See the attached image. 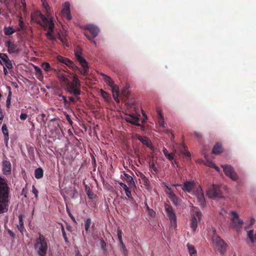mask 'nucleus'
Masks as SVG:
<instances>
[{"label": "nucleus", "instance_id": "nucleus-38", "mask_svg": "<svg viewBox=\"0 0 256 256\" xmlns=\"http://www.w3.org/2000/svg\"><path fill=\"white\" fill-rule=\"evenodd\" d=\"M162 152L166 157L170 160L171 161L174 160V156L172 154H170L166 148H163Z\"/></svg>", "mask_w": 256, "mask_h": 256}, {"label": "nucleus", "instance_id": "nucleus-20", "mask_svg": "<svg viewBox=\"0 0 256 256\" xmlns=\"http://www.w3.org/2000/svg\"><path fill=\"white\" fill-rule=\"evenodd\" d=\"M196 197L198 202L200 203V204L202 206H204L206 204V200L204 196V194L202 192V190H197L196 192Z\"/></svg>", "mask_w": 256, "mask_h": 256}, {"label": "nucleus", "instance_id": "nucleus-45", "mask_svg": "<svg viewBox=\"0 0 256 256\" xmlns=\"http://www.w3.org/2000/svg\"><path fill=\"white\" fill-rule=\"evenodd\" d=\"M42 67L46 72H49L52 69L50 64L47 62H43Z\"/></svg>", "mask_w": 256, "mask_h": 256}, {"label": "nucleus", "instance_id": "nucleus-12", "mask_svg": "<svg viewBox=\"0 0 256 256\" xmlns=\"http://www.w3.org/2000/svg\"><path fill=\"white\" fill-rule=\"evenodd\" d=\"M230 215L232 216V221L234 224V226L236 228H241L242 226L244 223L242 220L239 218L238 214L235 212H231Z\"/></svg>", "mask_w": 256, "mask_h": 256}, {"label": "nucleus", "instance_id": "nucleus-24", "mask_svg": "<svg viewBox=\"0 0 256 256\" xmlns=\"http://www.w3.org/2000/svg\"><path fill=\"white\" fill-rule=\"evenodd\" d=\"M123 179L125 180L130 186H136L133 178L127 174H124Z\"/></svg>", "mask_w": 256, "mask_h": 256}, {"label": "nucleus", "instance_id": "nucleus-51", "mask_svg": "<svg viewBox=\"0 0 256 256\" xmlns=\"http://www.w3.org/2000/svg\"><path fill=\"white\" fill-rule=\"evenodd\" d=\"M204 157L206 159V164L208 166L213 168V166H214V164L212 162V161L207 160L206 156H204Z\"/></svg>", "mask_w": 256, "mask_h": 256}, {"label": "nucleus", "instance_id": "nucleus-57", "mask_svg": "<svg viewBox=\"0 0 256 256\" xmlns=\"http://www.w3.org/2000/svg\"><path fill=\"white\" fill-rule=\"evenodd\" d=\"M122 94L126 98H128L130 95L129 92L127 90L126 88L123 90Z\"/></svg>", "mask_w": 256, "mask_h": 256}, {"label": "nucleus", "instance_id": "nucleus-17", "mask_svg": "<svg viewBox=\"0 0 256 256\" xmlns=\"http://www.w3.org/2000/svg\"><path fill=\"white\" fill-rule=\"evenodd\" d=\"M85 30H88L91 34L92 36V38L96 37L100 32L99 28L94 25V24H88L84 26Z\"/></svg>", "mask_w": 256, "mask_h": 256}, {"label": "nucleus", "instance_id": "nucleus-54", "mask_svg": "<svg viewBox=\"0 0 256 256\" xmlns=\"http://www.w3.org/2000/svg\"><path fill=\"white\" fill-rule=\"evenodd\" d=\"M65 116H66V120L68 121V123L70 124L71 126L72 125V120H71L70 118V116L68 114H65Z\"/></svg>", "mask_w": 256, "mask_h": 256}, {"label": "nucleus", "instance_id": "nucleus-61", "mask_svg": "<svg viewBox=\"0 0 256 256\" xmlns=\"http://www.w3.org/2000/svg\"><path fill=\"white\" fill-rule=\"evenodd\" d=\"M120 185L124 190L128 188L127 186L124 183L120 182Z\"/></svg>", "mask_w": 256, "mask_h": 256}, {"label": "nucleus", "instance_id": "nucleus-35", "mask_svg": "<svg viewBox=\"0 0 256 256\" xmlns=\"http://www.w3.org/2000/svg\"><path fill=\"white\" fill-rule=\"evenodd\" d=\"M180 152L182 154L186 157H190V154L184 145L180 146Z\"/></svg>", "mask_w": 256, "mask_h": 256}, {"label": "nucleus", "instance_id": "nucleus-22", "mask_svg": "<svg viewBox=\"0 0 256 256\" xmlns=\"http://www.w3.org/2000/svg\"><path fill=\"white\" fill-rule=\"evenodd\" d=\"M156 111L158 116V123L160 126L162 128H165V122L164 120V116L162 114V109L160 108H157Z\"/></svg>", "mask_w": 256, "mask_h": 256}, {"label": "nucleus", "instance_id": "nucleus-31", "mask_svg": "<svg viewBox=\"0 0 256 256\" xmlns=\"http://www.w3.org/2000/svg\"><path fill=\"white\" fill-rule=\"evenodd\" d=\"M164 185L166 188L164 190V192L168 194V198H170L172 196L174 195L175 194L174 191L172 190V188L168 186L166 183H164Z\"/></svg>", "mask_w": 256, "mask_h": 256}, {"label": "nucleus", "instance_id": "nucleus-39", "mask_svg": "<svg viewBox=\"0 0 256 256\" xmlns=\"http://www.w3.org/2000/svg\"><path fill=\"white\" fill-rule=\"evenodd\" d=\"M59 97L62 98L61 100L64 101V104L66 108H69L70 106V102L68 101L66 96L62 94H60Z\"/></svg>", "mask_w": 256, "mask_h": 256}, {"label": "nucleus", "instance_id": "nucleus-34", "mask_svg": "<svg viewBox=\"0 0 256 256\" xmlns=\"http://www.w3.org/2000/svg\"><path fill=\"white\" fill-rule=\"evenodd\" d=\"M103 78L105 81V82L110 86H113V85H114V80L111 78L110 77L107 76L104 74H102Z\"/></svg>", "mask_w": 256, "mask_h": 256}, {"label": "nucleus", "instance_id": "nucleus-52", "mask_svg": "<svg viewBox=\"0 0 256 256\" xmlns=\"http://www.w3.org/2000/svg\"><path fill=\"white\" fill-rule=\"evenodd\" d=\"M117 235L118 238L119 242L122 240V231L120 228H118L117 230Z\"/></svg>", "mask_w": 256, "mask_h": 256}, {"label": "nucleus", "instance_id": "nucleus-33", "mask_svg": "<svg viewBox=\"0 0 256 256\" xmlns=\"http://www.w3.org/2000/svg\"><path fill=\"white\" fill-rule=\"evenodd\" d=\"M92 224V220L90 218H88L84 222V229L86 234H87L90 232V228Z\"/></svg>", "mask_w": 256, "mask_h": 256}, {"label": "nucleus", "instance_id": "nucleus-5", "mask_svg": "<svg viewBox=\"0 0 256 256\" xmlns=\"http://www.w3.org/2000/svg\"><path fill=\"white\" fill-rule=\"evenodd\" d=\"M36 250H38V254L40 256H45L47 252L48 244L42 235L40 234L36 240L34 246Z\"/></svg>", "mask_w": 256, "mask_h": 256}, {"label": "nucleus", "instance_id": "nucleus-43", "mask_svg": "<svg viewBox=\"0 0 256 256\" xmlns=\"http://www.w3.org/2000/svg\"><path fill=\"white\" fill-rule=\"evenodd\" d=\"M80 95L68 97V101L70 102V105L71 103H76L77 101H79L80 98L78 96Z\"/></svg>", "mask_w": 256, "mask_h": 256}, {"label": "nucleus", "instance_id": "nucleus-53", "mask_svg": "<svg viewBox=\"0 0 256 256\" xmlns=\"http://www.w3.org/2000/svg\"><path fill=\"white\" fill-rule=\"evenodd\" d=\"M32 192L34 194L35 197L36 198H38V192L34 185H33L32 186Z\"/></svg>", "mask_w": 256, "mask_h": 256}, {"label": "nucleus", "instance_id": "nucleus-41", "mask_svg": "<svg viewBox=\"0 0 256 256\" xmlns=\"http://www.w3.org/2000/svg\"><path fill=\"white\" fill-rule=\"evenodd\" d=\"M100 246L101 247V248L102 249L104 253H106L107 251L106 250V242H104V240L101 238L100 240Z\"/></svg>", "mask_w": 256, "mask_h": 256}, {"label": "nucleus", "instance_id": "nucleus-60", "mask_svg": "<svg viewBox=\"0 0 256 256\" xmlns=\"http://www.w3.org/2000/svg\"><path fill=\"white\" fill-rule=\"evenodd\" d=\"M194 135L198 138H202V134L199 132H194Z\"/></svg>", "mask_w": 256, "mask_h": 256}, {"label": "nucleus", "instance_id": "nucleus-3", "mask_svg": "<svg viewBox=\"0 0 256 256\" xmlns=\"http://www.w3.org/2000/svg\"><path fill=\"white\" fill-rule=\"evenodd\" d=\"M40 18L42 20V26H44V28H48V31L46 34V36L48 39L52 40H55L56 38L54 35V24L53 20L51 18L48 19L42 14H40Z\"/></svg>", "mask_w": 256, "mask_h": 256}, {"label": "nucleus", "instance_id": "nucleus-58", "mask_svg": "<svg viewBox=\"0 0 256 256\" xmlns=\"http://www.w3.org/2000/svg\"><path fill=\"white\" fill-rule=\"evenodd\" d=\"M125 193H126V196L128 198H131V196H132L131 191L129 190V188L128 189H126L125 190Z\"/></svg>", "mask_w": 256, "mask_h": 256}, {"label": "nucleus", "instance_id": "nucleus-63", "mask_svg": "<svg viewBox=\"0 0 256 256\" xmlns=\"http://www.w3.org/2000/svg\"><path fill=\"white\" fill-rule=\"evenodd\" d=\"M149 213L152 216H154L156 214L155 212L153 210H150Z\"/></svg>", "mask_w": 256, "mask_h": 256}, {"label": "nucleus", "instance_id": "nucleus-6", "mask_svg": "<svg viewBox=\"0 0 256 256\" xmlns=\"http://www.w3.org/2000/svg\"><path fill=\"white\" fill-rule=\"evenodd\" d=\"M212 243L214 248L220 254H224L226 250V244L217 234H214L212 238Z\"/></svg>", "mask_w": 256, "mask_h": 256}, {"label": "nucleus", "instance_id": "nucleus-18", "mask_svg": "<svg viewBox=\"0 0 256 256\" xmlns=\"http://www.w3.org/2000/svg\"><path fill=\"white\" fill-rule=\"evenodd\" d=\"M0 2L5 4L8 13L14 14L12 8L13 6H16V0H0Z\"/></svg>", "mask_w": 256, "mask_h": 256}, {"label": "nucleus", "instance_id": "nucleus-59", "mask_svg": "<svg viewBox=\"0 0 256 256\" xmlns=\"http://www.w3.org/2000/svg\"><path fill=\"white\" fill-rule=\"evenodd\" d=\"M21 194L24 195L25 198L27 197V190H26V188H22Z\"/></svg>", "mask_w": 256, "mask_h": 256}, {"label": "nucleus", "instance_id": "nucleus-46", "mask_svg": "<svg viewBox=\"0 0 256 256\" xmlns=\"http://www.w3.org/2000/svg\"><path fill=\"white\" fill-rule=\"evenodd\" d=\"M18 25H19V26L20 28H18L16 29L17 31H20V30L24 29V23L23 22V20H22V18H20L19 20Z\"/></svg>", "mask_w": 256, "mask_h": 256}, {"label": "nucleus", "instance_id": "nucleus-16", "mask_svg": "<svg viewBox=\"0 0 256 256\" xmlns=\"http://www.w3.org/2000/svg\"><path fill=\"white\" fill-rule=\"evenodd\" d=\"M6 46L8 48V52L10 54L16 53L19 51L17 45L10 40L6 42Z\"/></svg>", "mask_w": 256, "mask_h": 256}, {"label": "nucleus", "instance_id": "nucleus-29", "mask_svg": "<svg viewBox=\"0 0 256 256\" xmlns=\"http://www.w3.org/2000/svg\"><path fill=\"white\" fill-rule=\"evenodd\" d=\"M34 70L36 72V76L40 80H42L44 78V76L41 69L38 66H34Z\"/></svg>", "mask_w": 256, "mask_h": 256}, {"label": "nucleus", "instance_id": "nucleus-42", "mask_svg": "<svg viewBox=\"0 0 256 256\" xmlns=\"http://www.w3.org/2000/svg\"><path fill=\"white\" fill-rule=\"evenodd\" d=\"M86 192L88 198L90 200L94 199L96 196V195L90 190V188H86Z\"/></svg>", "mask_w": 256, "mask_h": 256}, {"label": "nucleus", "instance_id": "nucleus-15", "mask_svg": "<svg viewBox=\"0 0 256 256\" xmlns=\"http://www.w3.org/2000/svg\"><path fill=\"white\" fill-rule=\"evenodd\" d=\"M2 171L4 175H8L11 173L12 164L10 161L4 160L2 162Z\"/></svg>", "mask_w": 256, "mask_h": 256}, {"label": "nucleus", "instance_id": "nucleus-2", "mask_svg": "<svg viewBox=\"0 0 256 256\" xmlns=\"http://www.w3.org/2000/svg\"><path fill=\"white\" fill-rule=\"evenodd\" d=\"M10 188L7 180L0 176V214L8 210Z\"/></svg>", "mask_w": 256, "mask_h": 256}, {"label": "nucleus", "instance_id": "nucleus-47", "mask_svg": "<svg viewBox=\"0 0 256 256\" xmlns=\"http://www.w3.org/2000/svg\"><path fill=\"white\" fill-rule=\"evenodd\" d=\"M42 3L43 7L46 9V11L48 12L49 8V5L47 0H41Z\"/></svg>", "mask_w": 256, "mask_h": 256}, {"label": "nucleus", "instance_id": "nucleus-36", "mask_svg": "<svg viewBox=\"0 0 256 256\" xmlns=\"http://www.w3.org/2000/svg\"><path fill=\"white\" fill-rule=\"evenodd\" d=\"M16 30H15L11 26L8 27H4V34L6 36L14 34Z\"/></svg>", "mask_w": 256, "mask_h": 256}, {"label": "nucleus", "instance_id": "nucleus-13", "mask_svg": "<svg viewBox=\"0 0 256 256\" xmlns=\"http://www.w3.org/2000/svg\"><path fill=\"white\" fill-rule=\"evenodd\" d=\"M56 59L59 62L65 64L74 70H77V68H78V67L75 65L74 62L66 58L59 55L56 56Z\"/></svg>", "mask_w": 256, "mask_h": 256}, {"label": "nucleus", "instance_id": "nucleus-7", "mask_svg": "<svg viewBox=\"0 0 256 256\" xmlns=\"http://www.w3.org/2000/svg\"><path fill=\"white\" fill-rule=\"evenodd\" d=\"M164 208L171 226L176 227V212L172 206L170 204H164Z\"/></svg>", "mask_w": 256, "mask_h": 256}, {"label": "nucleus", "instance_id": "nucleus-9", "mask_svg": "<svg viewBox=\"0 0 256 256\" xmlns=\"http://www.w3.org/2000/svg\"><path fill=\"white\" fill-rule=\"evenodd\" d=\"M207 195L208 198H215L222 197V194L220 190V186L213 184L207 191Z\"/></svg>", "mask_w": 256, "mask_h": 256}, {"label": "nucleus", "instance_id": "nucleus-30", "mask_svg": "<svg viewBox=\"0 0 256 256\" xmlns=\"http://www.w3.org/2000/svg\"><path fill=\"white\" fill-rule=\"evenodd\" d=\"M44 176V170L42 168H36L34 170V176L36 179H40Z\"/></svg>", "mask_w": 256, "mask_h": 256}, {"label": "nucleus", "instance_id": "nucleus-11", "mask_svg": "<svg viewBox=\"0 0 256 256\" xmlns=\"http://www.w3.org/2000/svg\"><path fill=\"white\" fill-rule=\"evenodd\" d=\"M0 64L8 69H12L13 66L12 61L9 59L8 55L4 53H0Z\"/></svg>", "mask_w": 256, "mask_h": 256}, {"label": "nucleus", "instance_id": "nucleus-50", "mask_svg": "<svg viewBox=\"0 0 256 256\" xmlns=\"http://www.w3.org/2000/svg\"><path fill=\"white\" fill-rule=\"evenodd\" d=\"M11 96H12V92L10 90L8 92V95L7 98V100H6V102L7 107H8L9 105L10 104Z\"/></svg>", "mask_w": 256, "mask_h": 256}, {"label": "nucleus", "instance_id": "nucleus-56", "mask_svg": "<svg viewBox=\"0 0 256 256\" xmlns=\"http://www.w3.org/2000/svg\"><path fill=\"white\" fill-rule=\"evenodd\" d=\"M28 117V114L25 113H21L20 114V119L22 120H25Z\"/></svg>", "mask_w": 256, "mask_h": 256}, {"label": "nucleus", "instance_id": "nucleus-1", "mask_svg": "<svg viewBox=\"0 0 256 256\" xmlns=\"http://www.w3.org/2000/svg\"><path fill=\"white\" fill-rule=\"evenodd\" d=\"M57 76L60 82L65 86V90L74 96L80 95L81 84L76 74H72V81H70L62 72H59Z\"/></svg>", "mask_w": 256, "mask_h": 256}, {"label": "nucleus", "instance_id": "nucleus-10", "mask_svg": "<svg viewBox=\"0 0 256 256\" xmlns=\"http://www.w3.org/2000/svg\"><path fill=\"white\" fill-rule=\"evenodd\" d=\"M201 216V212L198 210H195L191 214L190 228L193 232L196 231L198 226V220L200 221Z\"/></svg>", "mask_w": 256, "mask_h": 256}, {"label": "nucleus", "instance_id": "nucleus-8", "mask_svg": "<svg viewBox=\"0 0 256 256\" xmlns=\"http://www.w3.org/2000/svg\"><path fill=\"white\" fill-rule=\"evenodd\" d=\"M222 167L224 174L232 180L236 181L238 178V176L234 168L230 165H222Z\"/></svg>", "mask_w": 256, "mask_h": 256}, {"label": "nucleus", "instance_id": "nucleus-26", "mask_svg": "<svg viewBox=\"0 0 256 256\" xmlns=\"http://www.w3.org/2000/svg\"><path fill=\"white\" fill-rule=\"evenodd\" d=\"M223 151L222 144L218 142L216 144L212 149V153L215 154H219Z\"/></svg>", "mask_w": 256, "mask_h": 256}, {"label": "nucleus", "instance_id": "nucleus-14", "mask_svg": "<svg viewBox=\"0 0 256 256\" xmlns=\"http://www.w3.org/2000/svg\"><path fill=\"white\" fill-rule=\"evenodd\" d=\"M62 14L68 20L72 19V16L70 12V4L69 2H66L62 4Z\"/></svg>", "mask_w": 256, "mask_h": 256}, {"label": "nucleus", "instance_id": "nucleus-25", "mask_svg": "<svg viewBox=\"0 0 256 256\" xmlns=\"http://www.w3.org/2000/svg\"><path fill=\"white\" fill-rule=\"evenodd\" d=\"M66 193L71 198H73L75 197L77 192L75 187H70L65 190Z\"/></svg>", "mask_w": 256, "mask_h": 256}, {"label": "nucleus", "instance_id": "nucleus-23", "mask_svg": "<svg viewBox=\"0 0 256 256\" xmlns=\"http://www.w3.org/2000/svg\"><path fill=\"white\" fill-rule=\"evenodd\" d=\"M112 88V96L114 100L117 102H119V99L118 98L119 96V88L116 85H113V86L110 87Z\"/></svg>", "mask_w": 256, "mask_h": 256}, {"label": "nucleus", "instance_id": "nucleus-49", "mask_svg": "<svg viewBox=\"0 0 256 256\" xmlns=\"http://www.w3.org/2000/svg\"><path fill=\"white\" fill-rule=\"evenodd\" d=\"M84 36L87 38H88V40H90L92 42H93V44H94L95 46H96V42L94 40H93V38H92V36H90V35H89L87 32H86L84 33Z\"/></svg>", "mask_w": 256, "mask_h": 256}, {"label": "nucleus", "instance_id": "nucleus-40", "mask_svg": "<svg viewBox=\"0 0 256 256\" xmlns=\"http://www.w3.org/2000/svg\"><path fill=\"white\" fill-rule=\"evenodd\" d=\"M18 221L19 224L18 226V228L21 232H22L23 229L24 228V226L22 220V215H20L18 216Z\"/></svg>", "mask_w": 256, "mask_h": 256}, {"label": "nucleus", "instance_id": "nucleus-37", "mask_svg": "<svg viewBox=\"0 0 256 256\" xmlns=\"http://www.w3.org/2000/svg\"><path fill=\"white\" fill-rule=\"evenodd\" d=\"M2 132L4 136V140L8 141L9 136H8V132L7 128V126L6 124H4L2 128Z\"/></svg>", "mask_w": 256, "mask_h": 256}, {"label": "nucleus", "instance_id": "nucleus-44", "mask_svg": "<svg viewBox=\"0 0 256 256\" xmlns=\"http://www.w3.org/2000/svg\"><path fill=\"white\" fill-rule=\"evenodd\" d=\"M248 238L250 240L252 244L254 242V239H256V234L254 236V232L253 230H250L248 232Z\"/></svg>", "mask_w": 256, "mask_h": 256}, {"label": "nucleus", "instance_id": "nucleus-27", "mask_svg": "<svg viewBox=\"0 0 256 256\" xmlns=\"http://www.w3.org/2000/svg\"><path fill=\"white\" fill-rule=\"evenodd\" d=\"M169 198L170 200L176 206H179L182 204V200L176 194L172 196Z\"/></svg>", "mask_w": 256, "mask_h": 256}, {"label": "nucleus", "instance_id": "nucleus-21", "mask_svg": "<svg viewBox=\"0 0 256 256\" xmlns=\"http://www.w3.org/2000/svg\"><path fill=\"white\" fill-rule=\"evenodd\" d=\"M126 122L131 123L134 125L140 126V124L138 123L140 119L136 116L134 114H131L130 116L126 118Z\"/></svg>", "mask_w": 256, "mask_h": 256}, {"label": "nucleus", "instance_id": "nucleus-55", "mask_svg": "<svg viewBox=\"0 0 256 256\" xmlns=\"http://www.w3.org/2000/svg\"><path fill=\"white\" fill-rule=\"evenodd\" d=\"M120 244L121 246V247H122L124 252H127V250H126V246H125L123 241L122 240L120 241Z\"/></svg>", "mask_w": 256, "mask_h": 256}, {"label": "nucleus", "instance_id": "nucleus-62", "mask_svg": "<svg viewBox=\"0 0 256 256\" xmlns=\"http://www.w3.org/2000/svg\"><path fill=\"white\" fill-rule=\"evenodd\" d=\"M7 68H8L6 67V66H4V68H3L4 74L6 76L8 74V72L7 70Z\"/></svg>", "mask_w": 256, "mask_h": 256}, {"label": "nucleus", "instance_id": "nucleus-28", "mask_svg": "<svg viewBox=\"0 0 256 256\" xmlns=\"http://www.w3.org/2000/svg\"><path fill=\"white\" fill-rule=\"evenodd\" d=\"M137 138L143 144L150 147V142L146 136H138Z\"/></svg>", "mask_w": 256, "mask_h": 256}, {"label": "nucleus", "instance_id": "nucleus-4", "mask_svg": "<svg viewBox=\"0 0 256 256\" xmlns=\"http://www.w3.org/2000/svg\"><path fill=\"white\" fill-rule=\"evenodd\" d=\"M74 54L76 60L82 66V68H77L80 73L83 76H86L88 74V66L86 60L81 56V50L79 48H76L74 51Z\"/></svg>", "mask_w": 256, "mask_h": 256}, {"label": "nucleus", "instance_id": "nucleus-64", "mask_svg": "<svg viewBox=\"0 0 256 256\" xmlns=\"http://www.w3.org/2000/svg\"><path fill=\"white\" fill-rule=\"evenodd\" d=\"M255 222V220L254 218H252L250 220V226H252Z\"/></svg>", "mask_w": 256, "mask_h": 256}, {"label": "nucleus", "instance_id": "nucleus-19", "mask_svg": "<svg viewBox=\"0 0 256 256\" xmlns=\"http://www.w3.org/2000/svg\"><path fill=\"white\" fill-rule=\"evenodd\" d=\"M194 186V181H186V182L182 189L185 192L188 193L190 192Z\"/></svg>", "mask_w": 256, "mask_h": 256}, {"label": "nucleus", "instance_id": "nucleus-32", "mask_svg": "<svg viewBox=\"0 0 256 256\" xmlns=\"http://www.w3.org/2000/svg\"><path fill=\"white\" fill-rule=\"evenodd\" d=\"M186 247L188 250V252L190 256H195L196 254V250L194 247L190 243L187 244Z\"/></svg>", "mask_w": 256, "mask_h": 256}, {"label": "nucleus", "instance_id": "nucleus-48", "mask_svg": "<svg viewBox=\"0 0 256 256\" xmlns=\"http://www.w3.org/2000/svg\"><path fill=\"white\" fill-rule=\"evenodd\" d=\"M62 236L66 242L68 243L69 242L68 240V238L66 236V233L64 228L63 226H62Z\"/></svg>", "mask_w": 256, "mask_h": 256}]
</instances>
